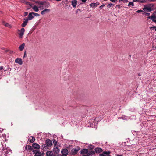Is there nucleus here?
Segmentation results:
<instances>
[{
  "mask_svg": "<svg viewBox=\"0 0 156 156\" xmlns=\"http://www.w3.org/2000/svg\"><path fill=\"white\" fill-rule=\"evenodd\" d=\"M139 1V0H133V2H138Z\"/></svg>",
  "mask_w": 156,
  "mask_h": 156,
  "instance_id": "nucleus-47",
  "label": "nucleus"
},
{
  "mask_svg": "<svg viewBox=\"0 0 156 156\" xmlns=\"http://www.w3.org/2000/svg\"><path fill=\"white\" fill-rule=\"evenodd\" d=\"M23 20V22L21 25V26L23 27H25L27 25L28 22V20L27 19V17L24 18Z\"/></svg>",
  "mask_w": 156,
  "mask_h": 156,
  "instance_id": "nucleus-7",
  "label": "nucleus"
},
{
  "mask_svg": "<svg viewBox=\"0 0 156 156\" xmlns=\"http://www.w3.org/2000/svg\"><path fill=\"white\" fill-rule=\"evenodd\" d=\"M32 14H33V15H34V16H39V15L37 13H34V12H32Z\"/></svg>",
  "mask_w": 156,
  "mask_h": 156,
  "instance_id": "nucleus-31",
  "label": "nucleus"
},
{
  "mask_svg": "<svg viewBox=\"0 0 156 156\" xmlns=\"http://www.w3.org/2000/svg\"><path fill=\"white\" fill-rule=\"evenodd\" d=\"M153 49L155 50L156 49V47H153Z\"/></svg>",
  "mask_w": 156,
  "mask_h": 156,
  "instance_id": "nucleus-48",
  "label": "nucleus"
},
{
  "mask_svg": "<svg viewBox=\"0 0 156 156\" xmlns=\"http://www.w3.org/2000/svg\"><path fill=\"white\" fill-rule=\"evenodd\" d=\"M128 6H134V4L133 3V1L132 2H129L128 5Z\"/></svg>",
  "mask_w": 156,
  "mask_h": 156,
  "instance_id": "nucleus-27",
  "label": "nucleus"
},
{
  "mask_svg": "<svg viewBox=\"0 0 156 156\" xmlns=\"http://www.w3.org/2000/svg\"><path fill=\"white\" fill-rule=\"evenodd\" d=\"M153 28L155 29V30L156 31V27L154 26L152 27Z\"/></svg>",
  "mask_w": 156,
  "mask_h": 156,
  "instance_id": "nucleus-45",
  "label": "nucleus"
},
{
  "mask_svg": "<svg viewBox=\"0 0 156 156\" xmlns=\"http://www.w3.org/2000/svg\"><path fill=\"white\" fill-rule=\"evenodd\" d=\"M122 155H119L118 154L117 155V156H122Z\"/></svg>",
  "mask_w": 156,
  "mask_h": 156,
  "instance_id": "nucleus-52",
  "label": "nucleus"
},
{
  "mask_svg": "<svg viewBox=\"0 0 156 156\" xmlns=\"http://www.w3.org/2000/svg\"><path fill=\"white\" fill-rule=\"evenodd\" d=\"M137 13H140L143 12V11L141 10H139L136 11Z\"/></svg>",
  "mask_w": 156,
  "mask_h": 156,
  "instance_id": "nucleus-37",
  "label": "nucleus"
},
{
  "mask_svg": "<svg viewBox=\"0 0 156 156\" xmlns=\"http://www.w3.org/2000/svg\"><path fill=\"white\" fill-rule=\"evenodd\" d=\"M25 149L26 150H33L32 147L29 145H27L25 147Z\"/></svg>",
  "mask_w": 156,
  "mask_h": 156,
  "instance_id": "nucleus-20",
  "label": "nucleus"
},
{
  "mask_svg": "<svg viewBox=\"0 0 156 156\" xmlns=\"http://www.w3.org/2000/svg\"><path fill=\"white\" fill-rule=\"evenodd\" d=\"M154 5L153 4H150L146 5H144V8L143 9L145 12H151L154 10L153 7Z\"/></svg>",
  "mask_w": 156,
  "mask_h": 156,
  "instance_id": "nucleus-3",
  "label": "nucleus"
},
{
  "mask_svg": "<svg viewBox=\"0 0 156 156\" xmlns=\"http://www.w3.org/2000/svg\"><path fill=\"white\" fill-rule=\"evenodd\" d=\"M28 140H29V141L30 143H32L35 141V138L33 137V136H30Z\"/></svg>",
  "mask_w": 156,
  "mask_h": 156,
  "instance_id": "nucleus-19",
  "label": "nucleus"
},
{
  "mask_svg": "<svg viewBox=\"0 0 156 156\" xmlns=\"http://www.w3.org/2000/svg\"><path fill=\"white\" fill-rule=\"evenodd\" d=\"M53 143L54 144L55 146L57 144V142L56 141V140L55 139H53Z\"/></svg>",
  "mask_w": 156,
  "mask_h": 156,
  "instance_id": "nucleus-32",
  "label": "nucleus"
},
{
  "mask_svg": "<svg viewBox=\"0 0 156 156\" xmlns=\"http://www.w3.org/2000/svg\"><path fill=\"white\" fill-rule=\"evenodd\" d=\"M94 146L92 145H90V146H89V147H88V148L89 150H92V149H93L94 148Z\"/></svg>",
  "mask_w": 156,
  "mask_h": 156,
  "instance_id": "nucleus-29",
  "label": "nucleus"
},
{
  "mask_svg": "<svg viewBox=\"0 0 156 156\" xmlns=\"http://www.w3.org/2000/svg\"><path fill=\"white\" fill-rule=\"evenodd\" d=\"M57 1H60L61 0H56Z\"/></svg>",
  "mask_w": 156,
  "mask_h": 156,
  "instance_id": "nucleus-53",
  "label": "nucleus"
},
{
  "mask_svg": "<svg viewBox=\"0 0 156 156\" xmlns=\"http://www.w3.org/2000/svg\"><path fill=\"white\" fill-rule=\"evenodd\" d=\"M77 1L76 0H74L72 1V5L73 7H75L77 4Z\"/></svg>",
  "mask_w": 156,
  "mask_h": 156,
  "instance_id": "nucleus-14",
  "label": "nucleus"
},
{
  "mask_svg": "<svg viewBox=\"0 0 156 156\" xmlns=\"http://www.w3.org/2000/svg\"><path fill=\"white\" fill-rule=\"evenodd\" d=\"M144 14L145 15L149 16L150 15V13H145L144 12Z\"/></svg>",
  "mask_w": 156,
  "mask_h": 156,
  "instance_id": "nucleus-38",
  "label": "nucleus"
},
{
  "mask_svg": "<svg viewBox=\"0 0 156 156\" xmlns=\"http://www.w3.org/2000/svg\"><path fill=\"white\" fill-rule=\"evenodd\" d=\"M28 13L27 12H25L24 15V16H26L28 14Z\"/></svg>",
  "mask_w": 156,
  "mask_h": 156,
  "instance_id": "nucleus-41",
  "label": "nucleus"
},
{
  "mask_svg": "<svg viewBox=\"0 0 156 156\" xmlns=\"http://www.w3.org/2000/svg\"><path fill=\"white\" fill-rule=\"evenodd\" d=\"M23 2L26 3L27 5L29 4L31 6V5L29 4L30 3L29 2H27L26 1H24Z\"/></svg>",
  "mask_w": 156,
  "mask_h": 156,
  "instance_id": "nucleus-39",
  "label": "nucleus"
},
{
  "mask_svg": "<svg viewBox=\"0 0 156 156\" xmlns=\"http://www.w3.org/2000/svg\"><path fill=\"white\" fill-rule=\"evenodd\" d=\"M95 153H96L95 151H90L89 152H88V154H89L90 156V155L91 156L94 155L95 154Z\"/></svg>",
  "mask_w": 156,
  "mask_h": 156,
  "instance_id": "nucleus-25",
  "label": "nucleus"
},
{
  "mask_svg": "<svg viewBox=\"0 0 156 156\" xmlns=\"http://www.w3.org/2000/svg\"><path fill=\"white\" fill-rule=\"evenodd\" d=\"M41 156H44V153H43L41 155Z\"/></svg>",
  "mask_w": 156,
  "mask_h": 156,
  "instance_id": "nucleus-50",
  "label": "nucleus"
},
{
  "mask_svg": "<svg viewBox=\"0 0 156 156\" xmlns=\"http://www.w3.org/2000/svg\"><path fill=\"white\" fill-rule=\"evenodd\" d=\"M1 49L2 50H5L6 52H9L10 54H12L13 52V51H10L9 50H7L4 47L2 48Z\"/></svg>",
  "mask_w": 156,
  "mask_h": 156,
  "instance_id": "nucleus-21",
  "label": "nucleus"
},
{
  "mask_svg": "<svg viewBox=\"0 0 156 156\" xmlns=\"http://www.w3.org/2000/svg\"><path fill=\"white\" fill-rule=\"evenodd\" d=\"M61 156H66V155H62Z\"/></svg>",
  "mask_w": 156,
  "mask_h": 156,
  "instance_id": "nucleus-54",
  "label": "nucleus"
},
{
  "mask_svg": "<svg viewBox=\"0 0 156 156\" xmlns=\"http://www.w3.org/2000/svg\"><path fill=\"white\" fill-rule=\"evenodd\" d=\"M25 30L24 28H23L21 29L20 30H18V31L19 32L18 33L19 35V38H22L24 34Z\"/></svg>",
  "mask_w": 156,
  "mask_h": 156,
  "instance_id": "nucleus-5",
  "label": "nucleus"
},
{
  "mask_svg": "<svg viewBox=\"0 0 156 156\" xmlns=\"http://www.w3.org/2000/svg\"><path fill=\"white\" fill-rule=\"evenodd\" d=\"M33 15L32 12H30L29 13L28 16V17L27 18L28 20H31L34 18V16H33Z\"/></svg>",
  "mask_w": 156,
  "mask_h": 156,
  "instance_id": "nucleus-12",
  "label": "nucleus"
},
{
  "mask_svg": "<svg viewBox=\"0 0 156 156\" xmlns=\"http://www.w3.org/2000/svg\"><path fill=\"white\" fill-rule=\"evenodd\" d=\"M54 155L52 151H48L46 153V156H53Z\"/></svg>",
  "mask_w": 156,
  "mask_h": 156,
  "instance_id": "nucleus-15",
  "label": "nucleus"
},
{
  "mask_svg": "<svg viewBox=\"0 0 156 156\" xmlns=\"http://www.w3.org/2000/svg\"><path fill=\"white\" fill-rule=\"evenodd\" d=\"M32 146L34 148L36 149H39L40 147V145L36 143H33Z\"/></svg>",
  "mask_w": 156,
  "mask_h": 156,
  "instance_id": "nucleus-10",
  "label": "nucleus"
},
{
  "mask_svg": "<svg viewBox=\"0 0 156 156\" xmlns=\"http://www.w3.org/2000/svg\"><path fill=\"white\" fill-rule=\"evenodd\" d=\"M99 5V4H97L96 3H91L90 5V7H92V8H94L95 7H97L98 5Z\"/></svg>",
  "mask_w": 156,
  "mask_h": 156,
  "instance_id": "nucleus-17",
  "label": "nucleus"
},
{
  "mask_svg": "<svg viewBox=\"0 0 156 156\" xmlns=\"http://www.w3.org/2000/svg\"><path fill=\"white\" fill-rule=\"evenodd\" d=\"M79 150V148L78 149L76 148H73L72 150L71 153L72 155H73L76 154L78 152Z\"/></svg>",
  "mask_w": 156,
  "mask_h": 156,
  "instance_id": "nucleus-6",
  "label": "nucleus"
},
{
  "mask_svg": "<svg viewBox=\"0 0 156 156\" xmlns=\"http://www.w3.org/2000/svg\"><path fill=\"white\" fill-rule=\"evenodd\" d=\"M16 58L18 59V58Z\"/></svg>",
  "mask_w": 156,
  "mask_h": 156,
  "instance_id": "nucleus-55",
  "label": "nucleus"
},
{
  "mask_svg": "<svg viewBox=\"0 0 156 156\" xmlns=\"http://www.w3.org/2000/svg\"><path fill=\"white\" fill-rule=\"evenodd\" d=\"M99 156H105L103 153L102 154H99Z\"/></svg>",
  "mask_w": 156,
  "mask_h": 156,
  "instance_id": "nucleus-43",
  "label": "nucleus"
},
{
  "mask_svg": "<svg viewBox=\"0 0 156 156\" xmlns=\"http://www.w3.org/2000/svg\"><path fill=\"white\" fill-rule=\"evenodd\" d=\"M26 55V52H25L24 54V58L25 57Z\"/></svg>",
  "mask_w": 156,
  "mask_h": 156,
  "instance_id": "nucleus-51",
  "label": "nucleus"
},
{
  "mask_svg": "<svg viewBox=\"0 0 156 156\" xmlns=\"http://www.w3.org/2000/svg\"><path fill=\"white\" fill-rule=\"evenodd\" d=\"M53 151L56 154H57L59 153L60 150L58 148L55 147L54 148Z\"/></svg>",
  "mask_w": 156,
  "mask_h": 156,
  "instance_id": "nucleus-22",
  "label": "nucleus"
},
{
  "mask_svg": "<svg viewBox=\"0 0 156 156\" xmlns=\"http://www.w3.org/2000/svg\"><path fill=\"white\" fill-rule=\"evenodd\" d=\"M147 18L151 20L153 22L156 23V10L154 11L151 16H148Z\"/></svg>",
  "mask_w": 156,
  "mask_h": 156,
  "instance_id": "nucleus-4",
  "label": "nucleus"
},
{
  "mask_svg": "<svg viewBox=\"0 0 156 156\" xmlns=\"http://www.w3.org/2000/svg\"><path fill=\"white\" fill-rule=\"evenodd\" d=\"M61 152L62 154V155H66V156H67V155L69 153V151L67 149H64L62 150Z\"/></svg>",
  "mask_w": 156,
  "mask_h": 156,
  "instance_id": "nucleus-8",
  "label": "nucleus"
},
{
  "mask_svg": "<svg viewBox=\"0 0 156 156\" xmlns=\"http://www.w3.org/2000/svg\"><path fill=\"white\" fill-rule=\"evenodd\" d=\"M138 2H139L140 3H145L146 2V1L145 0H139V1H138Z\"/></svg>",
  "mask_w": 156,
  "mask_h": 156,
  "instance_id": "nucleus-34",
  "label": "nucleus"
},
{
  "mask_svg": "<svg viewBox=\"0 0 156 156\" xmlns=\"http://www.w3.org/2000/svg\"><path fill=\"white\" fill-rule=\"evenodd\" d=\"M110 1L112 2L115 3L117 1V0H110Z\"/></svg>",
  "mask_w": 156,
  "mask_h": 156,
  "instance_id": "nucleus-40",
  "label": "nucleus"
},
{
  "mask_svg": "<svg viewBox=\"0 0 156 156\" xmlns=\"http://www.w3.org/2000/svg\"><path fill=\"white\" fill-rule=\"evenodd\" d=\"M87 0H81V1L82 2L85 3L86 2Z\"/></svg>",
  "mask_w": 156,
  "mask_h": 156,
  "instance_id": "nucleus-42",
  "label": "nucleus"
},
{
  "mask_svg": "<svg viewBox=\"0 0 156 156\" xmlns=\"http://www.w3.org/2000/svg\"><path fill=\"white\" fill-rule=\"evenodd\" d=\"M52 145L51 140L49 139H47L45 140V144H43L41 147V149L44 151L49 149V147Z\"/></svg>",
  "mask_w": 156,
  "mask_h": 156,
  "instance_id": "nucleus-1",
  "label": "nucleus"
},
{
  "mask_svg": "<svg viewBox=\"0 0 156 156\" xmlns=\"http://www.w3.org/2000/svg\"><path fill=\"white\" fill-rule=\"evenodd\" d=\"M105 6V4H102V5L101 6H100V7H99V8H100V9H102V8H103V7Z\"/></svg>",
  "mask_w": 156,
  "mask_h": 156,
  "instance_id": "nucleus-36",
  "label": "nucleus"
},
{
  "mask_svg": "<svg viewBox=\"0 0 156 156\" xmlns=\"http://www.w3.org/2000/svg\"><path fill=\"white\" fill-rule=\"evenodd\" d=\"M50 11V9H46L41 12V13L43 15L45 14L46 13H48Z\"/></svg>",
  "mask_w": 156,
  "mask_h": 156,
  "instance_id": "nucleus-13",
  "label": "nucleus"
},
{
  "mask_svg": "<svg viewBox=\"0 0 156 156\" xmlns=\"http://www.w3.org/2000/svg\"><path fill=\"white\" fill-rule=\"evenodd\" d=\"M25 44L23 43L19 47V49L20 51H22L23 50L24 46H25Z\"/></svg>",
  "mask_w": 156,
  "mask_h": 156,
  "instance_id": "nucleus-18",
  "label": "nucleus"
},
{
  "mask_svg": "<svg viewBox=\"0 0 156 156\" xmlns=\"http://www.w3.org/2000/svg\"><path fill=\"white\" fill-rule=\"evenodd\" d=\"M39 5V8L40 9H43L44 8H48L50 6L49 2H37Z\"/></svg>",
  "mask_w": 156,
  "mask_h": 156,
  "instance_id": "nucleus-2",
  "label": "nucleus"
},
{
  "mask_svg": "<svg viewBox=\"0 0 156 156\" xmlns=\"http://www.w3.org/2000/svg\"><path fill=\"white\" fill-rule=\"evenodd\" d=\"M32 152L34 154H35L36 153L38 152V151L36 150H33Z\"/></svg>",
  "mask_w": 156,
  "mask_h": 156,
  "instance_id": "nucleus-35",
  "label": "nucleus"
},
{
  "mask_svg": "<svg viewBox=\"0 0 156 156\" xmlns=\"http://www.w3.org/2000/svg\"><path fill=\"white\" fill-rule=\"evenodd\" d=\"M119 2H128V0H119Z\"/></svg>",
  "mask_w": 156,
  "mask_h": 156,
  "instance_id": "nucleus-33",
  "label": "nucleus"
},
{
  "mask_svg": "<svg viewBox=\"0 0 156 156\" xmlns=\"http://www.w3.org/2000/svg\"><path fill=\"white\" fill-rule=\"evenodd\" d=\"M114 5V4H112V3H110L107 5V7L110 8L111 7V6H112V5Z\"/></svg>",
  "mask_w": 156,
  "mask_h": 156,
  "instance_id": "nucleus-30",
  "label": "nucleus"
},
{
  "mask_svg": "<svg viewBox=\"0 0 156 156\" xmlns=\"http://www.w3.org/2000/svg\"><path fill=\"white\" fill-rule=\"evenodd\" d=\"M95 152L97 153H100L103 151L102 149L99 147H97L95 149Z\"/></svg>",
  "mask_w": 156,
  "mask_h": 156,
  "instance_id": "nucleus-11",
  "label": "nucleus"
},
{
  "mask_svg": "<svg viewBox=\"0 0 156 156\" xmlns=\"http://www.w3.org/2000/svg\"><path fill=\"white\" fill-rule=\"evenodd\" d=\"M33 10L35 12H38L39 11V9L38 7L35 5L32 7Z\"/></svg>",
  "mask_w": 156,
  "mask_h": 156,
  "instance_id": "nucleus-24",
  "label": "nucleus"
},
{
  "mask_svg": "<svg viewBox=\"0 0 156 156\" xmlns=\"http://www.w3.org/2000/svg\"><path fill=\"white\" fill-rule=\"evenodd\" d=\"M116 7H118V8H120V5H116Z\"/></svg>",
  "mask_w": 156,
  "mask_h": 156,
  "instance_id": "nucleus-44",
  "label": "nucleus"
},
{
  "mask_svg": "<svg viewBox=\"0 0 156 156\" xmlns=\"http://www.w3.org/2000/svg\"><path fill=\"white\" fill-rule=\"evenodd\" d=\"M3 69V66H1L0 67V70H2Z\"/></svg>",
  "mask_w": 156,
  "mask_h": 156,
  "instance_id": "nucleus-46",
  "label": "nucleus"
},
{
  "mask_svg": "<svg viewBox=\"0 0 156 156\" xmlns=\"http://www.w3.org/2000/svg\"><path fill=\"white\" fill-rule=\"evenodd\" d=\"M111 152L110 151H103V154H106L108 155L109 154L111 153Z\"/></svg>",
  "mask_w": 156,
  "mask_h": 156,
  "instance_id": "nucleus-26",
  "label": "nucleus"
},
{
  "mask_svg": "<svg viewBox=\"0 0 156 156\" xmlns=\"http://www.w3.org/2000/svg\"><path fill=\"white\" fill-rule=\"evenodd\" d=\"M2 23L4 25H5L6 27H7L9 28H10L11 27V26L10 25H9L7 23H5L4 21Z\"/></svg>",
  "mask_w": 156,
  "mask_h": 156,
  "instance_id": "nucleus-23",
  "label": "nucleus"
},
{
  "mask_svg": "<svg viewBox=\"0 0 156 156\" xmlns=\"http://www.w3.org/2000/svg\"><path fill=\"white\" fill-rule=\"evenodd\" d=\"M83 156H89V154H87L86 155H84Z\"/></svg>",
  "mask_w": 156,
  "mask_h": 156,
  "instance_id": "nucleus-49",
  "label": "nucleus"
},
{
  "mask_svg": "<svg viewBox=\"0 0 156 156\" xmlns=\"http://www.w3.org/2000/svg\"><path fill=\"white\" fill-rule=\"evenodd\" d=\"M15 62L20 65H22L23 63V61L22 59H15Z\"/></svg>",
  "mask_w": 156,
  "mask_h": 156,
  "instance_id": "nucleus-16",
  "label": "nucleus"
},
{
  "mask_svg": "<svg viewBox=\"0 0 156 156\" xmlns=\"http://www.w3.org/2000/svg\"><path fill=\"white\" fill-rule=\"evenodd\" d=\"M41 153L40 152L38 151L36 153L34 156H41Z\"/></svg>",
  "mask_w": 156,
  "mask_h": 156,
  "instance_id": "nucleus-28",
  "label": "nucleus"
},
{
  "mask_svg": "<svg viewBox=\"0 0 156 156\" xmlns=\"http://www.w3.org/2000/svg\"><path fill=\"white\" fill-rule=\"evenodd\" d=\"M88 152L89 151L88 149H83L81 151V154L83 155L86 154H87Z\"/></svg>",
  "mask_w": 156,
  "mask_h": 156,
  "instance_id": "nucleus-9",
  "label": "nucleus"
}]
</instances>
